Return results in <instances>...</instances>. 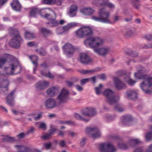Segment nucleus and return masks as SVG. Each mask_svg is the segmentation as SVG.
<instances>
[{"label": "nucleus", "mask_w": 152, "mask_h": 152, "mask_svg": "<svg viewBox=\"0 0 152 152\" xmlns=\"http://www.w3.org/2000/svg\"><path fill=\"white\" fill-rule=\"evenodd\" d=\"M10 60L9 66L7 68L9 71L7 73L9 75H15L20 73L21 70L18 61L14 56L7 54L6 56L0 58V68H2L7 60Z\"/></svg>", "instance_id": "obj_1"}, {"label": "nucleus", "mask_w": 152, "mask_h": 152, "mask_svg": "<svg viewBox=\"0 0 152 152\" xmlns=\"http://www.w3.org/2000/svg\"><path fill=\"white\" fill-rule=\"evenodd\" d=\"M141 72L135 73L134 76L138 79H144L145 80L142 82L140 87L143 91L146 94H150L152 92V77H147V75L141 74Z\"/></svg>", "instance_id": "obj_2"}, {"label": "nucleus", "mask_w": 152, "mask_h": 152, "mask_svg": "<svg viewBox=\"0 0 152 152\" xmlns=\"http://www.w3.org/2000/svg\"><path fill=\"white\" fill-rule=\"evenodd\" d=\"M10 33L12 36L13 38L9 42L10 45L15 48H19L20 43L23 41L19 31L17 29H11Z\"/></svg>", "instance_id": "obj_3"}, {"label": "nucleus", "mask_w": 152, "mask_h": 152, "mask_svg": "<svg viewBox=\"0 0 152 152\" xmlns=\"http://www.w3.org/2000/svg\"><path fill=\"white\" fill-rule=\"evenodd\" d=\"M103 43V39L99 37H91L84 41V44L86 47L93 48L94 50L102 45Z\"/></svg>", "instance_id": "obj_4"}, {"label": "nucleus", "mask_w": 152, "mask_h": 152, "mask_svg": "<svg viewBox=\"0 0 152 152\" xmlns=\"http://www.w3.org/2000/svg\"><path fill=\"white\" fill-rule=\"evenodd\" d=\"M99 14V17L93 16L91 17V19L96 21L106 23H110L109 20L110 13L106 10L105 8H103L100 9Z\"/></svg>", "instance_id": "obj_5"}, {"label": "nucleus", "mask_w": 152, "mask_h": 152, "mask_svg": "<svg viewBox=\"0 0 152 152\" xmlns=\"http://www.w3.org/2000/svg\"><path fill=\"white\" fill-rule=\"evenodd\" d=\"M103 94L106 97L107 102L110 105L116 103L120 99L119 97L115 95L113 91L110 89L105 90Z\"/></svg>", "instance_id": "obj_6"}, {"label": "nucleus", "mask_w": 152, "mask_h": 152, "mask_svg": "<svg viewBox=\"0 0 152 152\" xmlns=\"http://www.w3.org/2000/svg\"><path fill=\"white\" fill-rule=\"evenodd\" d=\"M93 33L91 28L88 26H83L75 31V36L79 38H82L91 36Z\"/></svg>", "instance_id": "obj_7"}, {"label": "nucleus", "mask_w": 152, "mask_h": 152, "mask_svg": "<svg viewBox=\"0 0 152 152\" xmlns=\"http://www.w3.org/2000/svg\"><path fill=\"white\" fill-rule=\"evenodd\" d=\"M77 26V23L71 22L68 23L66 25L62 28H59L57 29L56 32L58 34H61L68 32L71 29Z\"/></svg>", "instance_id": "obj_8"}, {"label": "nucleus", "mask_w": 152, "mask_h": 152, "mask_svg": "<svg viewBox=\"0 0 152 152\" xmlns=\"http://www.w3.org/2000/svg\"><path fill=\"white\" fill-rule=\"evenodd\" d=\"M42 16L44 17L50 21L49 22L46 23L47 24H48V26L52 27L58 26V23L55 20L56 15L54 13L53 15H50V14L47 13L45 15Z\"/></svg>", "instance_id": "obj_9"}, {"label": "nucleus", "mask_w": 152, "mask_h": 152, "mask_svg": "<svg viewBox=\"0 0 152 152\" xmlns=\"http://www.w3.org/2000/svg\"><path fill=\"white\" fill-rule=\"evenodd\" d=\"M99 149L101 152H114L116 149L111 143L105 142L101 144Z\"/></svg>", "instance_id": "obj_10"}, {"label": "nucleus", "mask_w": 152, "mask_h": 152, "mask_svg": "<svg viewBox=\"0 0 152 152\" xmlns=\"http://www.w3.org/2000/svg\"><path fill=\"white\" fill-rule=\"evenodd\" d=\"M64 53L68 57H72L74 54L75 48L71 44H66L63 47Z\"/></svg>", "instance_id": "obj_11"}, {"label": "nucleus", "mask_w": 152, "mask_h": 152, "mask_svg": "<svg viewBox=\"0 0 152 152\" xmlns=\"http://www.w3.org/2000/svg\"><path fill=\"white\" fill-rule=\"evenodd\" d=\"M81 114L83 116H85L86 118L90 117L96 115L97 112L96 109L92 107L86 108L83 110L81 111Z\"/></svg>", "instance_id": "obj_12"}, {"label": "nucleus", "mask_w": 152, "mask_h": 152, "mask_svg": "<svg viewBox=\"0 0 152 152\" xmlns=\"http://www.w3.org/2000/svg\"><path fill=\"white\" fill-rule=\"evenodd\" d=\"M69 91L68 89L63 88L58 96L57 99L60 103L65 102L68 99Z\"/></svg>", "instance_id": "obj_13"}, {"label": "nucleus", "mask_w": 152, "mask_h": 152, "mask_svg": "<svg viewBox=\"0 0 152 152\" xmlns=\"http://www.w3.org/2000/svg\"><path fill=\"white\" fill-rule=\"evenodd\" d=\"M113 80L115 87L117 89L122 90L126 88V86L125 84L118 77H114Z\"/></svg>", "instance_id": "obj_14"}, {"label": "nucleus", "mask_w": 152, "mask_h": 152, "mask_svg": "<svg viewBox=\"0 0 152 152\" xmlns=\"http://www.w3.org/2000/svg\"><path fill=\"white\" fill-rule=\"evenodd\" d=\"M94 52L99 55L104 56L108 54L110 51L109 48L107 47H102L95 48L94 50Z\"/></svg>", "instance_id": "obj_15"}, {"label": "nucleus", "mask_w": 152, "mask_h": 152, "mask_svg": "<svg viewBox=\"0 0 152 152\" xmlns=\"http://www.w3.org/2000/svg\"><path fill=\"white\" fill-rule=\"evenodd\" d=\"M15 92V90L12 91L9 94L6 98V102L8 104L11 106H13L15 104L14 101V98L13 95Z\"/></svg>", "instance_id": "obj_16"}, {"label": "nucleus", "mask_w": 152, "mask_h": 152, "mask_svg": "<svg viewBox=\"0 0 152 152\" xmlns=\"http://www.w3.org/2000/svg\"><path fill=\"white\" fill-rule=\"evenodd\" d=\"M79 60L80 62L83 64H87L91 61L90 57L85 53H81L80 54Z\"/></svg>", "instance_id": "obj_17"}, {"label": "nucleus", "mask_w": 152, "mask_h": 152, "mask_svg": "<svg viewBox=\"0 0 152 152\" xmlns=\"http://www.w3.org/2000/svg\"><path fill=\"white\" fill-rule=\"evenodd\" d=\"M87 130L89 132H94L92 134V136L94 139L99 138L101 135L99 130L97 128H88Z\"/></svg>", "instance_id": "obj_18"}, {"label": "nucleus", "mask_w": 152, "mask_h": 152, "mask_svg": "<svg viewBox=\"0 0 152 152\" xmlns=\"http://www.w3.org/2000/svg\"><path fill=\"white\" fill-rule=\"evenodd\" d=\"M80 12L83 15H90L95 12V10L90 7H84L80 10Z\"/></svg>", "instance_id": "obj_19"}, {"label": "nucleus", "mask_w": 152, "mask_h": 152, "mask_svg": "<svg viewBox=\"0 0 152 152\" xmlns=\"http://www.w3.org/2000/svg\"><path fill=\"white\" fill-rule=\"evenodd\" d=\"M45 105L47 108L52 109L56 106V103L54 99L50 98L46 101Z\"/></svg>", "instance_id": "obj_20"}, {"label": "nucleus", "mask_w": 152, "mask_h": 152, "mask_svg": "<svg viewBox=\"0 0 152 152\" xmlns=\"http://www.w3.org/2000/svg\"><path fill=\"white\" fill-rule=\"evenodd\" d=\"M4 77L3 75H0V88H4L6 90H7L9 82L8 80L4 79Z\"/></svg>", "instance_id": "obj_21"}, {"label": "nucleus", "mask_w": 152, "mask_h": 152, "mask_svg": "<svg viewBox=\"0 0 152 152\" xmlns=\"http://www.w3.org/2000/svg\"><path fill=\"white\" fill-rule=\"evenodd\" d=\"M78 10L77 6L75 4L72 5L69 7L68 15L71 17L75 16Z\"/></svg>", "instance_id": "obj_22"}, {"label": "nucleus", "mask_w": 152, "mask_h": 152, "mask_svg": "<svg viewBox=\"0 0 152 152\" xmlns=\"http://www.w3.org/2000/svg\"><path fill=\"white\" fill-rule=\"evenodd\" d=\"M48 82L44 80L39 82L36 85V88L37 90H42L44 89L48 85Z\"/></svg>", "instance_id": "obj_23"}, {"label": "nucleus", "mask_w": 152, "mask_h": 152, "mask_svg": "<svg viewBox=\"0 0 152 152\" xmlns=\"http://www.w3.org/2000/svg\"><path fill=\"white\" fill-rule=\"evenodd\" d=\"M128 98L131 99H134L137 98V92L133 89L128 90L126 92Z\"/></svg>", "instance_id": "obj_24"}, {"label": "nucleus", "mask_w": 152, "mask_h": 152, "mask_svg": "<svg viewBox=\"0 0 152 152\" xmlns=\"http://www.w3.org/2000/svg\"><path fill=\"white\" fill-rule=\"evenodd\" d=\"M11 6L15 10L18 11L21 9V6L18 0H14L11 4Z\"/></svg>", "instance_id": "obj_25"}, {"label": "nucleus", "mask_w": 152, "mask_h": 152, "mask_svg": "<svg viewBox=\"0 0 152 152\" xmlns=\"http://www.w3.org/2000/svg\"><path fill=\"white\" fill-rule=\"evenodd\" d=\"M59 91L58 88L56 87H52L48 89L47 91V94L50 96H53Z\"/></svg>", "instance_id": "obj_26"}, {"label": "nucleus", "mask_w": 152, "mask_h": 152, "mask_svg": "<svg viewBox=\"0 0 152 152\" xmlns=\"http://www.w3.org/2000/svg\"><path fill=\"white\" fill-rule=\"evenodd\" d=\"M75 117L77 119L83 121L84 122H88L90 120V118H86L85 116H83L82 114V116L79 114L75 113Z\"/></svg>", "instance_id": "obj_27"}, {"label": "nucleus", "mask_w": 152, "mask_h": 152, "mask_svg": "<svg viewBox=\"0 0 152 152\" xmlns=\"http://www.w3.org/2000/svg\"><path fill=\"white\" fill-rule=\"evenodd\" d=\"M42 10H40L37 8L33 9L30 12V15L32 17H34L38 14H40Z\"/></svg>", "instance_id": "obj_28"}, {"label": "nucleus", "mask_w": 152, "mask_h": 152, "mask_svg": "<svg viewBox=\"0 0 152 152\" xmlns=\"http://www.w3.org/2000/svg\"><path fill=\"white\" fill-rule=\"evenodd\" d=\"M100 1V5L102 6H107L111 8L114 7V5L109 1L101 0Z\"/></svg>", "instance_id": "obj_29"}, {"label": "nucleus", "mask_w": 152, "mask_h": 152, "mask_svg": "<svg viewBox=\"0 0 152 152\" xmlns=\"http://www.w3.org/2000/svg\"><path fill=\"white\" fill-rule=\"evenodd\" d=\"M15 147L18 149V152H27L29 150V148L22 145H15Z\"/></svg>", "instance_id": "obj_30"}, {"label": "nucleus", "mask_w": 152, "mask_h": 152, "mask_svg": "<svg viewBox=\"0 0 152 152\" xmlns=\"http://www.w3.org/2000/svg\"><path fill=\"white\" fill-rule=\"evenodd\" d=\"M25 39H32L35 37V35L33 33L30 32L26 31L25 34Z\"/></svg>", "instance_id": "obj_31"}, {"label": "nucleus", "mask_w": 152, "mask_h": 152, "mask_svg": "<svg viewBox=\"0 0 152 152\" xmlns=\"http://www.w3.org/2000/svg\"><path fill=\"white\" fill-rule=\"evenodd\" d=\"M41 32L44 37L52 34V32L51 31L44 28H42L40 30Z\"/></svg>", "instance_id": "obj_32"}, {"label": "nucleus", "mask_w": 152, "mask_h": 152, "mask_svg": "<svg viewBox=\"0 0 152 152\" xmlns=\"http://www.w3.org/2000/svg\"><path fill=\"white\" fill-rule=\"evenodd\" d=\"M141 142V141L139 139H130L129 143L131 145L133 146L134 145Z\"/></svg>", "instance_id": "obj_33"}, {"label": "nucleus", "mask_w": 152, "mask_h": 152, "mask_svg": "<svg viewBox=\"0 0 152 152\" xmlns=\"http://www.w3.org/2000/svg\"><path fill=\"white\" fill-rule=\"evenodd\" d=\"M115 117V115H111L108 114H107L104 116V118L106 121L110 122L113 120Z\"/></svg>", "instance_id": "obj_34"}, {"label": "nucleus", "mask_w": 152, "mask_h": 152, "mask_svg": "<svg viewBox=\"0 0 152 152\" xmlns=\"http://www.w3.org/2000/svg\"><path fill=\"white\" fill-rule=\"evenodd\" d=\"M132 117L131 115H127L123 116L121 118V120L124 123L130 121L132 120Z\"/></svg>", "instance_id": "obj_35"}, {"label": "nucleus", "mask_w": 152, "mask_h": 152, "mask_svg": "<svg viewBox=\"0 0 152 152\" xmlns=\"http://www.w3.org/2000/svg\"><path fill=\"white\" fill-rule=\"evenodd\" d=\"M40 72L42 75L46 77H48L49 78H53L54 77L53 75L50 72H48L47 73L42 70L40 71Z\"/></svg>", "instance_id": "obj_36"}, {"label": "nucleus", "mask_w": 152, "mask_h": 152, "mask_svg": "<svg viewBox=\"0 0 152 152\" xmlns=\"http://www.w3.org/2000/svg\"><path fill=\"white\" fill-rule=\"evenodd\" d=\"M115 109L117 111L120 112H122L124 110V108L122 105L120 104H116L115 107Z\"/></svg>", "instance_id": "obj_37"}, {"label": "nucleus", "mask_w": 152, "mask_h": 152, "mask_svg": "<svg viewBox=\"0 0 152 152\" xmlns=\"http://www.w3.org/2000/svg\"><path fill=\"white\" fill-rule=\"evenodd\" d=\"M30 59L31 60L32 63L34 64H37L38 57L36 56H30L29 57Z\"/></svg>", "instance_id": "obj_38"}, {"label": "nucleus", "mask_w": 152, "mask_h": 152, "mask_svg": "<svg viewBox=\"0 0 152 152\" xmlns=\"http://www.w3.org/2000/svg\"><path fill=\"white\" fill-rule=\"evenodd\" d=\"M3 141L5 142H12L15 141L14 137L6 136L3 139Z\"/></svg>", "instance_id": "obj_39"}, {"label": "nucleus", "mask_w": 152, "mask_h": 152, "mask_svg": "<svg viewBox=\"0 0 152 152\" xmlns=\"http://www.w3.org/2000/svg\"><path fill=\"white\" fill-rule=\"evenodd\" d=\"M102 87V85L100 84L99 87H96L95 88L96 92L97 95H99L101 94V88Z\"/></svg>", "instance_id": "obj_40"}, {"label": "nucleus", "mask_w": 152, "mask_h": 152, "mask_svg": "<svg viewBox=\"0 0 152 152\" xmlns=\"http://www.w3.org/2000/svg\"><path fill=\"white\" fill-rule=\"evenodd\" d=\"M44 3L49 5H53L55 4L54 0H43Z\"/></svg>", "instance_id": "obj_41"}, {"label": "nucleus", "mask_w": 152, "mask_h": 152, "mask_svg": "<svg viewBox=\"0 0 152 152\" xmlns=\"http://www.w3.org/2000/svg\"><path fill=\"white\" fill-rule=\"evenodd\" d=\"M133 1H132V4L133 6L136 9H138L139 8L140 5L138 2L140 0H133Z\"/></svg>", "instance_id": "obj_42"}, {"label": "nucleus", "mask_w": 152, "mask_h": 152, "mask_svg": "<svg viewBox=\"0 0 152 152\" xmlns=\"http://www.w3.org/2000/svg\"><path fill=\"white\" fill-rule=\"evenodd\" d=\"M95 71V70H82L80 71L81 73L83 74H87L91 73L94 72Z\"/></svg>", "instance_id": "obj_43"}, {"label": "nucleus", "mask_w": 152, "mask_h": 152, "mask_svg": "<svg viewBox=\"0 0 152 152\" xmlns=\"http://www.w3.org/2000/svg\"><path fill=\"white\" fill-rule=\"evenodd\" d=\"M146 140L147 141L152 140V132H149L147 133L145 136Z\"/></svg>", "instance_id": "obj_44"}, {"label": "nucleus", "mask_w": 152, "mask_h": 152, "mask_svg": "<svg viewBox=\"0 0 152 152\" xmlns=\"http://www.w3.org/2000/svg\"><path fill=\"white\" fill-rule=\"evenodd\" d=\"M39 124V127L42 129H45L46 128V124L44 122H39L38 123Z\"/></svg>", "instance_id": "obj_45"}, {"label": "nucleus", "mask_w": 152, "mask_h": 152, "mask_svg": "<svg viewBox=\"0 0 152 152\" xmlns=\"http://www.w3.org/2000/svg\"><path fill=\"white\" fill-rule=\"evenodd\" d=\"M36 50L37 52H38L39 54L41 56H44L46 54V51L43 49H42L39 50L37 49Z\"/></svg>", "instance_id": "obj_46"}, {"label": "nucleus", "mask_w": 152, "mask_h": 152, "mask_svg": "<svg viewBox=\"0 0 152 152\" xmlns=\"http://www.w3.org/2000/svg\"><path fill=\"white\" fill-rule=\"evenodd\" d=\"M118 145L119 148L123 149H126L128 148L127 145L124 143H120Z\"/></svg>", "instance_id": "obj_47"}, {"label": "nucleus", "mask_w": 152, "mask_h": 152, "mask_svg": "<svg viewBox=\"0 0 152 152\" xmlns=\"http://www.w3.org/2000/svg\"><path fill=\"white\" fill-rule=\"evenodd\" d=\"M89 81L88 78H86L82 79L80 80L81 84L82 85L88 82Z\"/></svg>", "instance_id": "obj_48"}, {"label": "nucleus", "mask_w": 152, "mask_h": 152, "mask_svg": "<svg viewBox=\"0 0 152 152\" xmlns=\"http://www.w3.org/2000/svg\"><path fill=\"white\" fill-rule=\"evenodd\" d=\"M96 76H94L92 77L89 78V81H90L91 82L94 83L96 82Z\"/></svg>", "instance_id": "obj_49"}, {"label": "nucleus", "mask_w": 152, "mask_h": 152, "mask_svg": "<svg viewBox=\"0 0 152 152\" xmlns=\"http://www.w3.org/2000/svg\"><path fill=\"white\" fill-rule=\"evenodd\" d=\"M125 53L127 55L130 54L133 57H136L137 56L138 54L137 53H135L134 54V53L133 52H131L130 53L128 52L127 51H125Z\"/></svg>", "instance_id": "obj_50"}, {"label": "nucleus", "mask_w": 152, "mask_h": 152, "mask_svg": "<svg viewBox=\"0 0 152 152\" xmlns=\"http://www.w3.org/2000/svg\"><path fill=\"white\" fill-rule=\"evenodd\" d=\"M136 81L133 80L132 79L130 80L128 82V84L131 86H133L136 83Z\"/></svg>", "instance_id": "obj_51"}, {"label": "nucleus", "mask_w": 152, "mask_h": 152, "mask_svg": "<svg viewBox=\"0 0 152 152\" xmlns=\"http://www.w3.org/2000/svg\"><path fill=\"white\" fill-rule=\"evenodd\" d=\"M143 150L142 147L137 148L134 152H142Z\"/></svg>", "instance_id": "obj_52"}, {"label": "nucleus", "mask_w": 152, "mask_h": 152, "mask_svg": "<svg viewBox=\"0 0 152 152\" xmlns=\"http://www.w3.org/2000/svg\"><path fill=\"white\" fill-rule=\"evenodd\" d=\"M97 77L102 80H104L106 78L105 75L104 74L99 75L97 76Z\"/></svg>", "instance_id": "obj_53"}, {"label": "nucleus", "mask_w": 152, "mask_h": 152, "mask_svg": "<svg viewBox=\"0 0 152 152\" xmlns=\"http://www.w3.org/2000/svg\"><path fill=\"white\" fill-rule=\"evenodd\" d=\"M50 135L48 134V133L46 134L45 135L42 136V137L44 140H46L49 139L50 138Z\"/></svg>", "instance_id": "obj_54"}, {"label": "nucleus", "mask_w": 152, "mask_h": 152, "mask_svg": "<svg viewBox=\"0 0 152 152\" xmlns=\"http://www.w3.org/2000/svg\"><path fill=\"white\" fill-rule=\"evenodd\" d=\"M146 152H152V144L150 145L146 150Z\"/></svg>", "instance_id": "obj_55"}, {"label": "nucleus", "mask_w": 152, "mask_h": 152, "mask_svg": "<svg viewBox=\"0 0 152 152\" xmlns=\"http://www.w3.org/2000/svg\"><path fill=\"white\" fill-rule=\"evenodd\" d=\"M27 45L28 46L32 47L36 45L35 42H31L27 43Z\"/></svg>", "instance_id": "obj_56"}, {"label": "nucleus", "mask_w": 152, "mask_h": 152, "mask_svg": "<svg viewBox=\"0 0 152 152\" xmlns=\"http://www.w3.org/2000/svg\"><path fill=\"white\" fill-rule=\"evenodd\" d=\"M55 2V4L57 5H61L62 4V0H54Z\"/></svg>", "instance_id": "obj_57"}, {"label": "nucleus", "mask_w": 152, "mask_h": 152, "mask_svg": "<svg viewBox=\"0 0 152 152\" xmlns=\"http://www.w3.org/2000/svg\"><path fill=\"white\" fill-rule=\"evenodd\" d=\"M76 88L79 91H82L83 88L79 85H76L75 86Z\"/></svg>", "instance_id": "obj_58"}, {"label": "nucleus", "mask_w": 152, "mask_h": 152, "mask_svg": "<svg viewBox=\"0 0 152 152\" xmlns=\"http://www.w3.org/2000/svg\"><path fill=\"white\" fill-rule=\"evenodd\" d=\"M124 80L125 81L128 83V82L130 80H131V79L130 78V76L129 75H128L124 77Z\"/></svg>", "instance_id": "obj_59"}, {"label": "nucleus", "mask_w": 152, "mask_h": 152, "mask_svg": "<svg viewBox=\"0 0 152 152\" xmlns=\"http://www.w3.org/2000/svg\"><path fill=\"white\" fill-rule=\"evenodd\" d=\"M26 135V134L23 133H21L17 135V136L19 138H22L24 137Z\"/></svg>", "instance_id": "obj_60"}, {"label": "nucleus", "mask_w": 152, "mask_h": 152, "mask_svg": "<svg viewBox=\"0 0 152 152\" xmlns=\"http://www.w3.org/2000/svg\"><path fill=\"white\" fill-rule=\"evenodd\" d=\"M66 132L67 133L68 135L71 136L72 137H73L75 135V134L74 132L70 131H66Z\"/></svg>", "instance_id": "obj_61"}, {"label": "nucleus", "mask_w": 152, "mask_h": 152, "mask_svg": "<svg viewBox=\"0 0 152 152\" xmlns=\"http://www.w3.org/2000/svg\"><path fill=\"white\" fill-rule=\"evenodd\" d=\"M56 131V129H51L50 131L48 134L50 135V136H51V135L53 134Z\"/></svg>", "instance_id": "obj_62"}, {"label": "nucleus", "mask_w": 152, "mask_h": 152, "mask_svg": "<svg viewBox=\"0 0 152 152\" xmlns=\"http://www.w3.org/2000/svg\"><path fill=\"white\" fill-rule=\"evenodd\" d=\"M0 109L2 111L7 113L8 111L7 109L2 106H0Z\"/></svg>", "instance_id": "obj_63"}, {"label": "nucleus", "mask_w": 152, "mask_h": 152, "mask_svg": "<svg viewBox=\"0 0 152 152\" xmlns=\"http://www.w3.org/2000/svg\"><path fill=\"white\" fill-rule=\"evenodd\" d=\"M59 145L62 147H63L65 146V143L64 140H61L59 143Z\"/></svg>", "instance_id": "obj_64"}]
</instances>
